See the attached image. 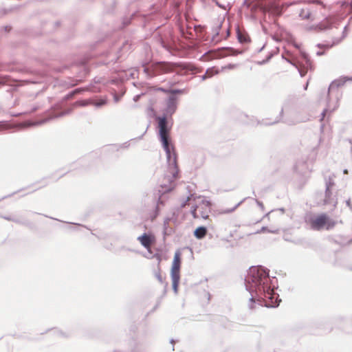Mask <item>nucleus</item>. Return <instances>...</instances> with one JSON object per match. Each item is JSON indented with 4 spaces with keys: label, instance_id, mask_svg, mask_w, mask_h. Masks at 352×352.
<instances>
[{
    "label": "nucleus",
    "instance_id": "1",
    "mask_svg": "<svg viewBox=\"0 0 352 352\" xmlns=\"http://www.w3.org/2000/svg\"><path fill=\"white\" fill-rule=\"evenodd\" d=\"M147 90L153 91L149 99L150 105L148 110L155 116L157 122V135L162 147L166 153L168 173L167 181L169 185L162 184L159 190L160 195L157 197L155 212H159L160 206H164L166 194L174 189V181L179 177V169L177 163V154L171 142L170 136L173 125V115L178 107L179 97L186 94V89H173L170 87L164 88L157 86H147Z\"/></svg>",
    "mask_w": 352,
    "mask_h": 352
},
{
    "label": "nucleus",
    "instance_id": "2",
    "mask_svg": "<svg viewBox=\"0 0 352 352\" xmlns=\"http://www.w3.org/2000/svg\"><path fill=\"white\" fill-rule=\"evenodd\" d=\"M245 289L250 294L249 308L253 309L256 302L267 308L278 307L281 299L276 292V276H270V270L263 265L250 267L245 277Z\"/></svg>",
    "mask_w": 352,
    "mask_h": 352
},
{
    "label": "nucleus",
    "instance_id": "3",
    "mask_svg": "<svg viewBox=\"0 0 352 352\" xmlns=\"http://www.w3.org/2000/svg\"><path fill=\"white\" fill-rule=\"evenodd\" d=\"M130 49L131 45L126 41L122 43V46L119 47L116 53L107 51L96 60L84 58L71 65L64 64L54 69L57 72H63L65 70L70 68L72 72L76 74L75 78L71 80V85L74 86L84 81L85 78L90 72L91 65H95L96 67H98L100 65H109L111 63L114 64L122 58L124 52H127Z\"/></svg>",
    "mask_w": 352,
    "mask_h": 352
},
{
    "label": "nucleus",
    "instance_id": "4",
    "mask_svg": "<svg viewBox=\"0 0 352 352\" xmlns=\"http://www.w3.org/2000/svg\"><path fill=\"white\" fill-rule=\"evenodd\" d=\"M142 66L144 67V72L148 78L170 73L173 71V65L169 63L159 62L153 63L150 66Z\"/></svg>",
    "mask_w": 352,
    "mask_h": 352
},
{
    "label": "nucleus",
    "instance_id": "5",
    "mask_svg": "<svg viewBox=\"0 0 352 352\" xmlns=\"http://www.w3.org/2000/svg\"><path fill=\"white\" fill-rule=\"evenodd\" d=\"M46 117L41 122V124L45 123L52 119L60 118L69 114L72 111V107H67L64 104H58L47 109Z\"/></svg>",
    "mask_w": 352,
    "mask_h": 352
},
{
    "label": "nucleus",
    "instance_id": "6",
    "mask_svg": "<svg viewBox=\"0 0 352 352\" xmlns=\"http://www.w3.org/2000/svg\"><path fill=\"white\" fill-rule=\"evenodd\" d=\"M328 221V215L326 213H321L316 216H310L306 219V222L314 230H320L324 228Z\"/></svg>",
    "mask_w": 352,
    "mask_h": 352
},
{
    "label": "nucleus",
    "instance_id": "7",
    "mask_svg": "<svg viewBox=\"0 0 352 352\" xmlns=\"http://www.w3.org/2000/svg\"><path fill=\"white\" fill-rule=\"evenodd\" d=\"M300 57L301 58L303 67L305 69V71H304L302 69H299V68H298V70L300 76L301 77H304L306 75L307 71L308 69L311 70L313 69V65H312L311 60L310 59V57L307 52L300 50Z\"/></svg>",
    "mask_w": 352,
    "mask_h": 352
},
{
    "label": "nucleus",
    "instance_id": "8",
    "mask_svg": "<svg viewBox=\"0 0 352 352\" xmlns=\"http://www.w3.org/2000/svg\"><path fill=\"white\" fill-rule=\"evenodd\" d=\"M182 253L180 250L175 251L170 269V275L180 276V268L182 264Z\"/></svg>",
    "mask_w": 352,
    "mask_h": 352
},
{
    "label": "nucleus",
    "instance_id": "9",
    "mask_svg": "<svg viewBox=\"0 0 352 352\" xmlns=\"http://www.w3.org/2000/svg\"><path fill=\"white\" fill-rule=\"evenodd\" d=\"M347 81H352L351 76H342L340 78L333 80L329 86L327 91V100H329V92L333 89H337L341 86H343Z\"/></svg>",
    "mask_w": 352,
    "mask_h": 352
},
{
    "label": "nucleus",
    "instance_id": "10",
    "mask_svg": "<svg viewBox=\"0 0 352 352\" xmlns=\"http://www.w3.org/2000/svg\"><path fill=\"white\" fill-rule=\"evenodd\" d=\"M50 80V77L46 74L37 73L34 74L33 77L25 80L28 84H41L45 85Z\"/></svg>",
    "mask_w": 352,
    "mask_h": 352
},
{
    "label": "nucleus",
    "instance_id": "11",
    "mask_svg": "<svg viewBox=\"0 0 352 352\" xmlns=\"http://www.w3.org/2000/svg\"><path fill=\"white\" fill-rule=\"evenodd\" d=\"M137 239L144 248L148 250L150 245L154 241L155 237L151 233L144 232Z\"/></svg>",
    "mask_w": 352,
    "mask_h": 352
},
{
    "label": "nucleus",
    "instance_id": "12",
    "mask_svg": "<svg viewBox=\"0 0 352 352\" xmlns=\"http://www.w3.org/2000/svg\"><path fill=\"white\" fill-rule=\"evenodd\" d=\"M338 204L337 199L333 196L332 188H325L324 198L323 199L324 205H332L333 208L336 207Z\"/></svg>",
    "mask_w": 352,
    "mask_h": 352
},
{
    "label": "nucleus",
    "instance_id": "13",
    "mask_svg": "<svg viewBox=\"0 0 352 352\" xmlns=\"http://www.w3.org/2000/svg\"><path fill=\"white\" fill-rule=\"evenodd\" d=\"M107 103V100L104 98H91L87 102L84 103L82 105H87L88 104H92L96 108H100Z\"/></svg>",
    "mask_w": 352,
    "mask_h": 352
},
{
    "label": "nucleus",
    "instance_id": "14",
    "mask_svg": "<svg viewBox=\"0 0 352 352\" xmlns=\"http://www.w3.org/2000/svg\"><path fill=\"white\" fill-rule=\"evenodd\" d=\"M207 232V228L204 226H201L194 230L193 234L196 239L201 240L206 236Z\"/></svg>",
    "mask_w": 352,
    "mask_h": 352
},
{
    "label": "nucleus",
    "instance_id": "15",
    "mask_svg": "<svg viewBox=\"0 0 352 352\" xmlns=\"http://www.w3.org/2000/svg\"><path fill=\"white\" fill-rule=\"evenodd\" d=\"M331 27H332L331 23L325 21V22L320 23L316 25H312L311 27V29L316 30L318 32H323V31L331 29Z\"/></svg>",
    "mask_w": 352,
    "mask_h": 352
},
{
    "label": "nucleus",
    "instance_id": "16",
    "mask_svg": "<svg viewBox=\"0 0 352 352\" xmlns=\"http://www.w3.org/2000/svg\"><path fill=\"white\" fill-rule=\"evenodd\" d=\"M283 116V109H281L279 115L276 118L274 121L270 122H267V120H258L257 124L258 125H263V126H271V125L275 124L280 122Z\"/></svg>",
    "mask_w": 352,
    "mask_h": 352
},
{
    "label": "nucleus",
    "instance_id": "17",
    "mask_svg": "<svg viewBox=\"0 0 352 352\" xmlns=\"http://www.w3.org/2000/svg\"><path fill=\"white\" fill-rule=\"evenodd\" d=\"M94 82L96 84L105 85V84L109 82V83L114 84V85H118V84L120 83V80L117 78H112V79H111L109 80H107L104 78L98 77V78H94Z\"/></svg>",
    "mask_w": 352,
    "mask_h": 352
},
{
    "label": "nucleus",
    "instance_id": "18",
    "mask_svg": "<svg viewBox=\"0 0 352 352\" xmlns=\"http://www.w3.org/2000/svg\"><path fill=\"white\" fill-rule=\"evenodd\" d=\"M236 37L240 43H248L250 41V36L246 33H242L239 30L236 31Z\"/></svg>",
    "mask_w": 352,
    "mask_h": 352
},
{
    "label": "nucleus",
    "instance_id": "19",
    "mask_svg": "<svg viewBox=\"0 0 352 352\" xmlns=\"http://www.w3.org/2000/svg\"><path fill=\"white\" fill-rule=\"evenodd\" d=\"M333 46V44L318 43L316 45V47H318V48H320V49H324V50L323 51H320V50L317 51L316 53V56H320L324 55L325 51L328 50L330 48H331Z\"/></svg>",
    "mask_w": 352,
    "mask_h": 352
},
{
    "label": "nucleus",
    "instance_id": "20",
    "mask_svg": "<svg viewBox=\"0 0 352 352\" xmlns=\"http://www.w3.org/2000/svg\"><path fill=\"white\" fill-rule=\"evenodd\" d=\"M172 280V288L175 294H177L180 281V276L170 275Z\"/></svg>",
    "mask_w": 352,
    "mask_h": 352
},
{
    "label": "nucleus",
    "instance_id": "21",
    "mask_svg": "<svg viewBox=\"0 0 352 352\" xmlns=\"http://www.w3.org/2000/svg\"><path fill=\"white\" fill-rule=\"evenodd\" d=\"M14 223L25 226L29 228H31L32 226V222H30L28 219L23 217H15Z\"/></svg>",
    "mask_w": 352,
    "mask_h": 352
},
{
    "label": "nucleus",
    "instance_id": "22",
    "mask_svg": "<svg viewBox=\"0 0 352 352\" xmlns=\"http://www.w3.org/2000/svg\"><path fill=\"white\" fill-rule=\"evenodd\" d=\"M45 102H36L31 104L30 109L26 111V113H35L43 107Z\"/></svg>",
    "mask_w": 352,
    "mask_h": 352
},
{
    "label": "nucleus",
    "instance_id": "23",
    "mask_svg": "<svg viewBox=\"0 0 352 352\" xmlns=\"http://www.w3.org/2000/svg\"><path fill=\"white\" fill-rule=\"evenodd\" d=\"M123 73H124L125 77L127 79H129V78H135V76L137 74V71H130V70H129V71H123V72H122L121 74H119V78H118V79L120 80V82L124 80Z\"/></svg>",
    "mask_w": 352,
    "mask_h": 352
},
{
    "label": "nucleus",
    "instance_id": "24",
    "mask_svg": "<svg viewBox=\"0 0 352 352\" xmlns=\"http://www.w3.org/2000/svg\"><path fill=\"white\" fill-rule=\"evenodd\" d=\"M135 17V14H131L130 16H125L122 20L121 26L120 28L123 30L129 26L131 23L133 18Z\"/></svg>",
    "mask_w": 352,
    "mask_h": 352
},
{
    "label": "nucleus",
    "instance_id": "25",
    "mask_svg": "<svg viewBox=\"0 0 352 352\" xmlns=\"http://www.w3.org/2000/svg\"><path fill=\"white\" fill-rule=\"evenodd\" d=\"M226 50H228L227 55L228 56H237L239 54H242L244 53L245 50H240L237 49H234L232 47H227Z\"/></svg>",
    "mask_w": 352,
    "mask_h": 352
},
{
    "label": "nucleus",
    "instance_id": "26",
    "mask_svg": "<svg viewBox=\"0 0 352 352\" xmlns=\"http://www.w3.org/2000/svg\"><path fill=\"white\" fill-rule=\"evenodd\" d=\"M175 232V228H164L163 230V241H165L167 236L172 235Z\"/></svg>",
    "mask_w": 352,
    "mask_h": 352
},
{
    "label": "nucleus",
    "instance_id": "27",
    "mask_svg": "<svg viewBox=\"0 0 352 352\" xmlns=\"http://www.w3.org/2000/svg\"><path fill=\"white\" fill-rule=\"evenodd\" d=\"M333 177H335L334 175H333L332 177L329 176L328 178H324L325 188L328 187V188H333V187L335 186V182L333 178Z\"/></svg>",
    "mask_w": 352,
    "mask_h": 352
},
{
    "label": "nucleus",
    "instance_id": "28",
    "mask_svg": "<svg viewBox=\"0 0 352 352\" xmlns=\"http://www.w3.org/2000/svg\"><path fill=\"white\" fill-rule=\"evenodd\" d=\"M82 91L80 90V89L78 88V89H76L74 90H72V91H70L69 93H68L67 94H66L64 98H63V100H65V101H67L69 100H71L73 98L74 94H76V93H80Z\"/></svg>",
    "mask_w": 352,
    "mask_h": 352
},
{
    "label": "nucleus",
    "instance_id": "29",
    "mask_svg": "<svg viewBox=\"0 0 352 352\" xmlns=\"http://www.w3.org/2000/svg\"><path fill=\"white\" fill-rule=\"evenodd\" d=\"M299 16L302 19H309L311 16V12L309 10H305L304 9H302L299 13Z\"/></svg>",
    "mask_w": 352,
    "mask_h": 352
},
{
    "label": "nucleus",
    "instance_id": "30",
    "mask_svg": "<svg viewBox=\"0 0 352 352\" xmlns=\"http://www.w3.org/2000/svg\"><path fill=\"white\" fill-rule=\"evenodd\" d=\"M67 224H69L70 226H68V229L71 230H78L77 228H85V226L80 224V223H74L71 222H65Z\"/></svg>",
    "mask_w": 352,
    "mask_h": 352
},
{
    "label": "nucleus",
    "instance_id": "31",
    "mask_svg": "<svg viewBox=\"0 0 352 352\" xmlns=\"http://www.w3.org/2000/svg\"><path fill=\"white\" fill-rule=\"evenodd\" d=\"M267 232L269 233L277 234L278 230H270L267 226H263L256 233H263Z\"/></svg>",
    "mask_w": 352,
    "mask_h": 352
},
{
    "label": "nucleus",
    "instance_id": "32",
    "mask_svg": "<svg viewBox=\"0 0 352 352\" xmlns=\"http://www.w3.org/2000/svg\"><path fill=\"white\" fill-rule=\"evenodd\" d=\"M258 4L254 2V1L252 0L250 1V6H249V8H248V10L250 12H256V10H258Z\"/></svg>",
    "mask_w": 352,
    "mask_h": 352
},
{
    "label": "nucleus",
    "instance_id": "33",
    "mask_svg": "<svg viewBox=\"0 0 352 352\" xmlns=\"http://www.w3.org/2000/svg\"><path fill=\"white\" fill-rule=\"evenodd\" d=\"M273 56H274V53L272 52H271L268 54V55L266 56V58L265 59L262 60L261 61H258L257 63V64L259 65H265V64L267 63L272 59V58Z\"/></svg>",
    "mask_w": 352,
    "mask_h": 352
},
{
    "label": "nucleus",
    "instance_id": "34",
    "mask_svg": "<svg viewBox=\"0 0 352 352\" xmlns=\"http://www.w3.org/2000/svg\"><path fill=\"white\" fill-rule=\"evenodd\" d=\"M273 56H274V53L272 52H271L268 54V55L266 56V58L265 59L262 60L261 61H258L257 63V64L259 65H265V64L267 63L272 59V58Z\"/></svg>",
    "mask_w": 352,
    "mask_h": 352
},
{
    "label": "nucleus",
    "instance_id": "35",
    "mask_svg": "<svg viewBox=\"0 0 352 352\" xmlns=\"http://www.w3.org/2000/svg\"><path fill=\"white\" fill-rule=\"evenodd\" d=\"M335 224H336L335 221H333L332 219H331L329 218V217L328 216V221H327V224L324 226V227H326V229L327 230L332 229L335 226Z\"/></svg>",
    "mask_w": 352,
    "mask_h": 352
},
{
    "label": "nucleus",
    "instance_id": "36",
    "mask_svg": "<svg viewBox=\"0 0 352 352\" xmlns=\"http://www.w3.org/2000/svg\"><path fill=\"white\" fill-rule=\"evenodd\" d=\"M246 198H244L243 200L239 201L238 204H236L233 208L230 209H227L224 211V213H230L234 212L243 201L245 200Z\"/></svg>",
    "mask_w": 352,
    "mask_h": 352
},
{
    "label": "nucleus",
    "instance_id": "37",
    "mask_svg": "<svg viewBox=\"0 0 352 352\" xmlns=\"http://www.w3.org/2000/svg\"><path fill=\"white\" fill-rule=\"evenodd\" d=\"M245 16L246 18H248V19H251L252 21L256 20V15L255 14V12L245 13Z\"/></svg>",
    "mask_w": 352,
    "mask_h": 352
},
{
    "label": "nucleus",
    "instance_id": "38",
    "mask_svg": "<svg viewBox=\"0 0 352 352\" xmlns=\"http://www.w3.org/2000/svg\"><path fill=\"white\" fill-rule=\"evenodd\" d=\"M212 76V73H210V69H208L206 72V73L201 76V80H205L209 77H211Z\"/></svg>",
    "mask_w": 352,
    "mask_h": 352
},
{
    "label": "nucleus",
    "instance_id": "39",
    "mask_svg": "<svg viewBox=\"0 0 352 352\" xmlns=\"http://www.w3.org/2000/svg\"><path fill=\"white\" fill-rule=\"evenodd\" d=\"M166 219H169V222L172 221L175 224L177 223V217L175 213H173L171 217H166Z\"/></svg>",
    "mask_w": 352,
    "mask_h": 352
},
{
    "label": "nucleus",
    "instance_id": "40",
    "mask_svg": "<svg viewBox=\"0 0 352 352\" xmlns=\"http://www.w3.org/2000/svg\"><path fill=\"white\" fill-rule=\"evenodd\" d=\"M24 189H25V188L19 189V190H16V191H15V192H13L12 193L10 194V195H6V196H4V197H1V198L0 199V201H2V200H3V199H7V198H8V197H10L13 196L14 195H15V194L18 193L19 192H21V190H24Z\"/></svg>",
    "mask_w": 352,
    "mask_h": 352
},
{
    "label": "nucleus",
    "instance_id": "41",
    "mask_svg": "<svg viewBox=\"0 0 352 352\" xmlns=\"http://www.w3.org/2000/svg\"><path fill=\"white\" fill-rule=\"evenodd\" d=\"M237 65L236 64H234V63H229L227 65H226L225 67H223V69H234L235 68L237 67Z\"/></svg>",
    "mask_w": 352,
    "mask_h": 352
},
{
    "label": "nucleus",
    "instance_id": "42",
    "mask_svg": "<svg viewBox=\"0 0 352 352\" xmlns=\"http://www.w3.org/2000/svg\"><path fill=\"white\" fill-rule=\"evenodd\" d=\"M0 217L3 219H6L7 221H12V222L14 221V219H15L14 217L6 216V215H3V214H0Z\"/></svg>",
    "mask_w": 352,
    "mask_h": 352
},
{
    "label": "nucleus",
    "instance_id": "43",
    "mask_svg": "<svg viewBox=\"0 0 352 352\" xmlns=\"http://www.w3.org/2000/svg\"><path fill=\"white\" fill-rule=\"evenodd\" d=\"M197 208V205L192 206L191 207L190 212H191V214H192V215L193 216L194 218H197V213H196Z\"/></svg>",
    "mask_w": 352,
    "mask_h": 352
},
{
    "label": "nucleus",
    "instance_id": "44",
    "mask_svg": "<svg viewBox=\"0 0 352 352\" xmlns=\"http://www.w3.org/2000/svg\"><path fill=\"white\" fill-rule=\"evenodd\" d=\"M16 7H11L10 8H3L1 10V12H3V14H6L10 12H12V10H14V9H16Z\"/></svg>",
    "mask_w": 352,
    "mask_h": 352
},
{
    "label": "nucleus",
    "instance_id": "45",
    "mask_svg": "<svg viewBox=\"0 0 352 352\" xmlns=\"http://www.w3.org/2000/svg\"><path fill=\"white\" fill-rule=\"evenodd\" d=\"M145 93H141L140 94H137L135 95L134 97H133V101L134 102H138L140 100L141 97L144 95Z\"/></svg>",
    "mask_w": 352,
    "mask_h": 352
},
{
    "label": "nucleus",
    "instance_id": "46",
    "mask_svg": "<svg viewBox=\"0 0 352 352\" xmlns=\"http://www.w3.org/2000/svg\"><path fill=\"white\" fill-rule=\"evenodd\" d=\"M6 32H10L12 30V26L7 25L1 28Z\"/></svg>",
    "mask_w": 352,
    "mask_h": 352
},
{
    "label": "nucleus",
    "instance_id": "47",
    "mask_svg": "<svg viewBox=\"0 0 352 352\" xmlns=\"http://www.w3.org/2000/svg\"><path fill=\"white\" fill-rule=\"evenodd\" d=\"M255 201H256V204H257V205L259 206V208L261 209V210H263H263H264V209H265V207H264V205H263V202H262V201H259V200H257V199H256Z\"/></svg>",
    "mask_w": 352,
    "mask_h": 352
},
{
    "label": "nucleus",
    "instance_id": "48",
    "mask_svg": "<svg viewBox=\"0 0 352 352\" xmlns=\"http://www.w3.org/2000/svg\"><path fill=\"white\" fill-rule=\"evenodd\" d=\"M8 81L6 77L0 76V86L5 85Z\"/></svg>",
    "mask_w": 352,
    "mask_h": 352
},
{
    "label": "nucleus",
    "instance_id": "49",
    "mask_svg": "<svg viewBox=\"0 0 352 352\" xmlns=\"http://www.w3.org/2000/svg\"><path fill=\"white\" fill-rule=\"evenodd\" d=\"M252 0H244L242 3V6L245 7L247 9L249 8L250 1Z\"/></svg>",
    "mask_w": 352,
    "mask_h": 352
},
{
    "label": "nucleus",
    "instance_id": "50",
    "mask_svg": "<svg viewBox=\"0 0 352 352\" xmlns=\"http://www.w3.org/2000/svg\"><path fill=\"white\" fill-rule=\"evenodd\" d=\"M192 196H193V195H190L187 197V199L182 203V204H181V207H182V208L185 207V206H186V203L188 201V200H189L190 198H192Z\"/></svg>",
    "mask_w": 352,
    "mask_h": 352
},
{
    "label": "nucleus",
    "instance_id": "51",
    "mask_svg": "<svg viewBox=\"0 0 352 352\" xmlns=\"http://www.w3.org/2000/svg\"><path fill=\"white\" fill-rule=\"evenodd\" d=\"M170 226H169V219H164V225H163V230L164 229V228H170Z\"/></svg>",
    "mask_w": 352,
    "mask_h": 352
},
{
    "label": "nucleus",
    "instance_id": "52",
    "mask_svg": "<svg viewBox=\"0 0 352 352\" xmlns=\"http://www.w3.org/2000/svg\"><path fill=\"white\" fill-rule=\"evenodd\" d=\"M153 258H155L158 261V262H159V263H160V262H161L162 257H161V254H159V253H155V254L153 255Z\"/></svg>",
    "mask_w": 352,
    "mask_h": 352
},
{
    "label": "nucleus",
    "instance_id": "53",
    "mask_svg": "<svg viewBox=\"0 0 352 352\" xmlns=\"http://www.w3.org/2000/svg\"><path fill=\"white\" fill-rule=\"evenodd\" d=\"M329 111V109L328 108H325L324 109V110L322 111V113H321V116H322V118H321V120L322 119H324V116H325V114Z\"/></svg>",
    "mask_w": 352,
    "mask_h": 352
},
{
    "label": "nucleus",
    "instance_id": "54",
    "mask_svg": "<svg viewBox=\"0 0 352 352\" xmlns=\"http://www.w3.org/2000/svg\"><path fill=\"white\" fill-rule=\"evenodd\" d=\"M156 278H157V280H158L161 283H163V278H162V275H161L160 273H158V274H156Z\"/></svg>",
    "mask_w": 352,
    "mask_h": 352
},
{
    "label": "nucleus",
    "instance_id": "55",
    "mask_svg": "<svg viewBox=\"0 0 352 352\" xmlns=\"http://www.w3.org/2000/svg\"><path fill=\"white\" fill-rule=\"evenodd\" d=\"M120 98H121V96H118L116 94H115L113 96V100L115 102H118V101H120Z\"/></svg>",
    "mask_w": 352,
    "mask_h": 352
},
{
    "label": "nucleus",
    "instance_id": "56",
    "mask_svg": "<svg viewBox=\"0 0 352 352\" xmlns=\"http://www.w3.org/2000/svg\"><path fill=\"white\" fill-rule=\"evenodd\" d=\"M346 204L348 207H349L351 209H352V204H351V199H349L347 200H346Z\"/></svg>",
    "mask_w": 352,
    "mask_h": 352
},
{
    "label": "nucleus",
    "instance_id": "57",
    "mask_svg": "<svg viewBox=\"0 0 352 352\" xmlns=\"http://www.w3.org/2000/svg\"><path fill=\"white\" fill-rule=\"evenodd\" d=\"M284 123H286L289 125H293L294 124V122H292V121H289L287 120H285L284 121H283Z\"/></svg>",
    "mask_w": 352,
    "mask_h": 352
},
{
    "label": "nucleus",
    "instance_id": "58",
    "mask_svg": "<svg viewBox=\"0 0 352 352\" xmlns=\"http://www.w3.org/2000/svg\"><path fill=\"white\" fill-rule=\"evenodd\" d=\"M148 125L147 126L146 129H148ZM146 131H147V129H146L145 131L140 136H139L137 139L141 140L143 138V136L145 135V133H146Z\"/></svg>",
    "mask_w": 352,
    "mask_h": 352
},
{
    "label": "nucleus",
    "instance_id": "59",
    "mask_svg": "<svg viewBox=\"0 0 352 352\" xmlns=\"http://www.w3.org/2000/svg\"><path fill=\"white\" fill-rule=\"evenodd\" d=\"M261 25H262V30H263V31L265 33H266V32H267V28H266L264 25H263L262 21H261Z\"/></svg>",
    "mask_w": 352,
    "mask_h": 352
},
{
    "label": "nucleus",
    "instance_id": "60",
    "mask_svg": "<svg viewBox=\"0 0 352 352\" xmlns=\"http://www.w3.org/2000/svg\"><path fill=\"white\" fill-rule=\"evenodd\" d=\"M294 171H295V172H296V173H298L301 174V173H300V172H299V171L298 170V164H296V165L294 166Z\"/></svg>",
    "mask_w": 352,
    "mask_h": 352
},
{
    "label": "nucleus",
    "instance_id": "61",
    "mask_svg": "<svg viewBox=\"0 0 352 352\" xmlns=\"http://www.w3.org/2000/svg\"><path fill=\"white\" fill-rule=\"evenodd\" d=\"M308 85H309V80L307 81V82L303 86V89L305 90H307V87H308Z\"/></svg>",
    "mask_w": 352,
    "mask_h": 352
},
{
    "label": "nucleus",
    "instance_id": "62",
    "mask_svg": "<svg viewBox=\"0 0 352 352\" xmlns=\"http://www.w3.org/2000/svg\"><path fill=\"white\" fill-rule=\"evenodd\" d=\"M60 22L59 21H57L54 23L55 27H58V26H60Z\"/></svg>",
    "mask_w": 352,
    "mask_h": 352
},
{
    "label": "nucleus",
    "instance_id": "63",
    "mask_svg": "<svg viewBox=\"0 0 352 352\" xmlns=\"http://www.w3.org/2000/svg\"><path fill=\"white\" fill-rule=\"evenodd\" d=\"M99 90H100V88L99 87H94L91 89V91H99Z\"/></svg>",
    "mask_w": 352,
    "mask_h": 352
},
{
    "label": "nucleus",
    "instance_id": "64",
    "mask_svg": "<svg viewBox=\"0 0 352 352\" xmlns=\"http://www.w3.org/2000/svg\"><path fill=\"white\" fill-rule=\"evenodd\" d=\"M208 216L207 214H205V213H204V212H202V213H201V217H202L203 219H207V218H208Z\"/></svg>",
    "mask_w": 352,
    "mask_h": 352
}]
</instances>
